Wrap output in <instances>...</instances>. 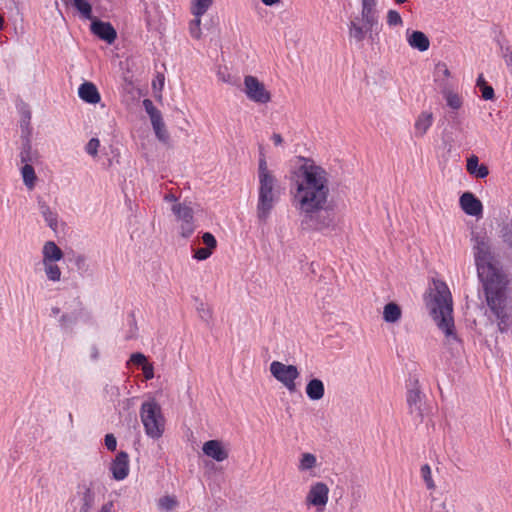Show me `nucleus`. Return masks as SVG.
<instances>
[{"instance_id": "obj_1", "label": "nucleus", "mask_w": 512, "mask_h": 512, "mask_svg": "<svg viewBox=\"0 0 512 512\" xmlns=\"http://www.w3.org/2000/svg\"><path fill=\"white\" fill-rule=\"evenodd\" d=\"M298 165L290 169L292 204L301 216L303 230L334 229L335 210L328 201L329 173L309 157L297 156Z\"/></svg>"}, {"instance_id": "obj_2", "label": "nucleus", "mask_w": 512, "mask_h": 512, "mask_svg": "<svg viewBox=\"0 0 512 512\" xmlns=\"http://www.w3.org/2000/svg\"><path fill=\"white\" fill-rule=\"evenodd\" d=\"M475 264L483 284L486 302L497 319L498 331L506 333L512 326V308L506 293L504 275L493 264L490 239L486 232H472Z\"/></svg>"}, {"instance_id": "obj_3", "label": "nucleus", "mask_w": 512, "mask_h": 512, "mask_svg": "<svg viewBox=\"0 0 512 512\" xmlns=\"http://www.w3.org/2000/svg\"><path fill=\"white\" fill-rule=\"evenodd\" d=\"M430 312L438 328L442 330L448 339L460 341L455 333L454 319L452 316V296L444 282L435 285V294L432 299Z\"/></svg>"}, {"instance_id": "obj_4", "label": "nucleus", "mask_w": 512, "mask_h": 512, "mask_svg": "<svg viewBox=\"0 0 512 512\" xmlns=\"http://www.w3.org/2000/svg\"><path fill=\"white\" fill-rule=\"evenodd\" d=\"M280 186L275 176L259 180L257 218L261 223H266L272 210L280 200Z\"/></svg>"}, {"instance_id": "obj_5", "label": "nucleus", "mask_w": 512, "mask_h": 512, "mask_svg": "<svg viewBox=\"0 0 512 512\" xmlns=\"http://www.w3.org/2000/svg\"><path fill=\"white\" fill-rule=\"evenodd\" d=\"M140 417L145 433L152 439H159L165 429V419L161 406L155 401H146L141 405Z\"/></svg>"}, {"instance_id": "obj_6", "label": "nucleus", "mask_w": 512, "mask_h": 512, "mask_svg": "<svg viewBox=\"0 0 512 512\" xmlns=\"http://www.w3.org/2000/svg\"><path fill=\"white\" fill-rule=\"evenodd\" d=\"M272 376L281 382L289 392L296 391L295 380L299 377L298 368L295 365H285L280 361H273L270 364Z\"/></svg>"}, {"instance_id": "obj_7", "label": "nucleus", "mask_w": 512, "mask_h": 512, "mask_svg": "<svg viewBox=\"0 0 512 512\" xmlns=\"http://www.w3.org/2000/svg\"><path fill=\"white\" fill-rule=\"evenodd\" d=\"M244 92L247 98L258 104H266L271 101V93L263 82L257 77L247 75L244 77Z\"/></svg>"}, {"instance_id": "obj_8", "label": "nucleus", "mask_w": 512, "mask_h": 512, "mask_svg": "<svg viewBox=\"0 0 512 512\" xmlns=\"http://www.w3.org/2000/svg\"><path fill=\"white\" fill-rule=\"evenodd\" d=\"M90 30L100 40L108 44L114 43L117 32L110 22H105L92 16Z\"/></svg>"}, {"instance_id": "obj_9", "label": "nucleus", "mask_w": 512, "mask_h": 512, "mask_svg": "<svg viewBox=\"0 0 512 512\" xmlns=\"http://www.w3.org/2000/svg\"><path fill=\"white\" fill-rule=\"evenodd\" d=\"M329 488L324 482L311 485L306 496V503L315 507H324L328 502Z\"/></svg>"}, {"instance_id": "obj_10", "label": "nucleus", "mask_w": 512, "mask_h": 512, "mask_svg": "<svg viewBox=\"0 0 512 512\" xmlns=\"http://www.w3.org/2000/svg\"><path fill=\"white\" fill-rule=\"evenodd\" d=\"M424 395L422 394L419 386V381L414 380L413 386L407 391V404L410 413H416L421 419L423 418L422 402Z\"/></svg>"}, {"instance_id": "obj_11", "label": "nucleus", "mask_w": 512, "mask_h": 512, "mask_svg": "<svg viewBox=\"0 0 512 512\" xmlns=\"http://www.w3.org/2000/svg\"><path fill=\"white\" fill-rule=\"evenodd\" d=\"M461 209L469 216H481L483 205L481 201L471 192H465L459 199Z\"/></svg>"}, {"instance_id": "obj_12", "label": "nucleus", "mask_w": 512, "mask_h": 512, "mask_svg": "<svg viewBox=\"0 0 512 512\" xmlns=\"http://www.w3.org/2000/svg\"><path fill=\"white\" fill-rule=\"evenodd\" d=\"M203 453L217 462H222L229 457V451L220 440H208L202 446Z\"/></svg>"}, {"instance_id": "obj_13", "label": "nucleus", "mask_w": 512, "mask_h": 512, "mask_svg": "<svg viewBox=\"0 0 512 512\" xmlns=\"http://www.w3.org/2000/svg\"><path fill=\"white\" fill-rule=\"evenodd\" d=\"M110 470L115 480H123L129 473V456L125 451H120L111 463Z\"/></svg>"}, {"instance_id": "obj_14", "label": "nucleus", "mask_w": 512, "mask_h": 512, "mask_svg": "<svg viewBox=\"0 0 512 512\" xmlns=\"http://www.w3.org/2000/svg\"><path fill=\"white\" fill-rule=\"evenodd\" d=\"M93 483L89 484L83 482L77 486V494L81 498L80 512H90L95 502V493L93 491Z\"/></svg>"}, {"instance_id": "obj_15", "label": "nucleus", "mask_w": 512, "mask_h": 512, "mask_svg": "<svg viewBox=\"0 0 512 512\" xmlns=\"http://www.w3.org/2000/svg\"><path fill=\"white\" fill-rule=\"evenodd\" d=\"M79 97L89 104H96L100 101L101 97L97 87L92 82H84L78 89Z\"/></svg>"}, {"instance_id": "obj_16", "label": "nucleus", "mask_w": 512, "mask_h": 512, "mask_svg": "<svg viewBox=\"0 0 512 512\" xmlns=\"http://www.w3.org/2000/svg\"><path fill=\"white\" fill-rule=\"evenodd\" d=\"M433 120L434 117L432 112L422 111L418 115L414 124L415 136L418 138L423 137L432 126Z\"/></svg>"}, {"instance_id": "obj_17", "label": "nucleus", "mask_w": 512, "mask_h": 512, "mask_svg": "<svg viewBox=\"0 0 512 512\" xmlns=\"http://www.w3.org/2000/svg\"><path fill=\"white\" fill-rule=\"evenodd\" d=\"M466 170L470 175L480 179L489 175L487 165L479 164V158L474 154L467 158Z\"/></svg>"}, {"instance_id": "obj_18", "label": "nucleus", "mask_w": 512, "mask_h": 512, "mask_svg": "<svg viewBox=\"0 0 512 512\" xmlns=\"http://www.w3.org/2000/svg\"><path fill=\"white\" fill-rule=\"evenodd\" d=\"M361 16L364 27L366 28V31L370 32V38H372V32L379 22L376 7H362Z\"/></svg>"}, {"instance_id": "obj_19", "label": "nucleus", "mask_w": 512, "mask_h": 512, "mask_svg": "<svg viewBox=\"0 0 512 512\" xmlns=\"http://www.w3.org/2000/svg\"><path fill=\"white\" fill-rule=\"evenodd\" d=\"M305 392L310 400L318 401L322 399L325 394L324 383L318 378H313L307 383Z\"/></svg>"}, {"instance_id": "obj_20", "label": "nucleus", "mask_w": 512, "mask_h": 512, "mask_svg": "<svg viewBox=\"0 0 512 512\" xmlns=\"http://www.w3.org/2000/svg\"><path fill=\"white\" fill-rule=\"evenodd\" d=\"M407 41L412 48L417 49L420 52H424L429 49L430 41L422 31H413L408 35Z\"/></svg>"}, {"instance_id": "obj_21", "label": "nucleus", "mask_w": 512, "mask_h": 512, "mask_svg": "<svg viewBox=\"0 0 512 512\" xmlns=\"http://www.w3.org/2000/svg\"><path fill=\"white\" fill-rule=\"evenodd\" d=\"M498 237L504 247L512 253V218L499 224Z\"/></svg>"}, {"instance_id": "obj_22", "label": "nucleus", "mask_w": 512, "mask_h": 512, "mask_svg": "<svg viewBox=\"0 0 512 512\" xmlns=\"http://www.w3.org/2000/svg\"><path fill=\"white\" fill-rule=\"evenodd\" d=\"M20 158L22 163H33L38 159V152L32 149L31 137H21Z\"/></svg>"}, {"instance_id": "obj_23", "label": "nucleus", "mask_w": 512, "mask_h": 512, "mask_svg": "<svg viewBox=\"0 0 512 512\" xmlns=\"http://www.w3.org/2000/svg\"><path fill=\"white\" fill-rule=\"evenodd\" d=\"M64 256L63 251L53 242L48 241L43 247V263L57 262Z\"/></svg>"}, {"instance_id": "obj_24", "label": "nucleus", "mask_w": 512, "mask_h": 512, "mask_svg": "<svg viewBox=\"0 0 512 512\" xmlns=\"http://www.w3.org/2000/svg\"><path fill=\"white\" fill-rule=\"evenodd\" d=\"M402 309L395 302L387 303L383 308V320L387 323H396L401 319Z\"/></svg>"}, {"instance_id": "obj_25", "label": "nucleus", "mask_w": 512, "mask_h": 512, "mask_svg": "<svg viewBox=\"0 0 512 512\" xmlns=\"http://www.w3.org/2000/svg\"><path fill=\"white\" fill-rule=\"evenodd\" d=\"M38 206L40 213L44 217L45 221L47 222L48 226L53 230L56 231L58 227V215L57 213L53 212L50 207L47 205V203L41 199L38 200Z\"/></svg>"}, {"instance_id": "obj_26", "label": "nucleus", "mask_w": 512, "mask_h": 512, "mask_svg": "<svg viewBox=\"0 0 512 512\" xmlns=\"http://www.w3.org/2000/svg\"><path fill=\"white\" fill-rule=\"evenodd\" d=\"M348 28H349V37L354 39L356 41V43H361L365 39L366 34L367 33L370 34L369 31H366L364 24L363 25L359 24L358 17L355 18L354 20L350 21Z\"/></svg>"}, {"instance_id": "obj_27", "label": "nucleus", "mask_w": 512, "mask_h": 512, "mask_svg": "<svg viewBox=\"0 0 512 512\" xmlns=\"http://www.w3.org/2000/svg\"><path fill=\"white\" fill-rule=\"evenodd\" d=\"M71 4L84 19H92V5L89 0H63Z\"/></svg>"}, {"instance_id": "obj_28", "label": "nucleus", "mask_w": 512, "mask_h": 512, "mask_svg": "<svg viewBox=\"0 0 512 512\" xmlns=\"http://www.w3.org/2000/svg\"><path fill=\"white\" fill-rule=\"evenodd\" d=\"M442 85V94L447 102V105L454 110L460 109L463 104L462 98L459 96V94L451 91L446 84Z\"/></svg>"}, {"instance_id": "obj_29", "label": "nucleus", "mask_w": 512, "mask_h": 512, "mask_svg": "<svg viewBox=\"0 0 512 512\" xmlns=\"http://www.w3.org/2000/svg\"><path fill=\"white\" fill-rule=\"evenodd\" d=\"M172 211L176 217L181 221L194 220L193 209L185 204H175L172 206Z\"/></svg>"}, {"instance_id": "obj_30", "label": "nucleus", "mask_w": 512, "mask_h": 512, "mask_svg": "<svg viewBox=\"0 0 512 512\" xmlns=\"http://www.w3.org/2000/svg\"><path fill=\"white\" fill-rule=\"evenodd\" d=\"M80 317V312L73 311L71 313H64L61 315L59 319V324L61 329L68 331L72 330V327L78 322Z\"/></svg>"}, {"instance_id": "obj_31", "label": "nucleus", "mask_w": 512, "mask_h": 512, "mask_svg": "<svg viewBox=\"0 0 512 512\" xmlns=\"http://www.w3.org/2000/svg\"><path fill=\"white\" fill-rule=\"evenodd\" d=\"M476 86L479 88L481 92V97L484 100H493L495 98L494 89L491 85H489L483 77V74H480L476 81Z\"/></svg>"}, {"instance_id": "obj_32", "label": "nucleus", "mask_w": 512, "mask_h": 512, "mask_svg": "<svg viewBox=\"0 0 512 512\" xmlns=\"http://www.w3.org/2000/svg\"><path fill=\"white\" fill-rule=\"evenodd\" d=\"M21 174L23 177L24 184L32 189L35 186V181L37 179L35 170L31 163H24V166L21 168Z\"/></svg>"}, {"instance_id": "obj_33", "label": "nucleus", "mask_w": 512, "mask_h": 512, "mask_svg": "<svg viewBox=\"0 0 512 512\" xmlns=\"http://www.w3.org/2000/svg\"><path fill=\"white\" fill-rule=\"evenodd\" d=\"M316 465H317L316 456L312 453L307 452V453H303L301 455L298 469L300 471H307V470H311V469L315 468Z\"/></svg>"}, {"instance_id": "obj_34", "label": "nucleus", "mask_w": 512, "mask_h": 512, "mask_svg": "<svg viewBox=\"0 0 512 512\" xmlns=\"http://www.w3.org/2000/svg\"><path fill=\"white\" fill-rule=\"evenodd\" d=\"M21 121H20V128H21V137L27 136L31 137L32 135V128L30 126L31 121V111L29 109H24L21 111Z\"/></svg>"}, {"instance_id": "obj_35", "label": "nucleus", "mask_w": 512, "mask_h": 512, "mask_svg": "<svg viewBox=\"0 0 512 512\" xmlns=\"http://www.w3.org/2000/svg\"><path fill=\"white\" fill-rule=\"evenodd\" d=\"M213 0H194L191 12L195 17H201L211 7Z\"/></svg>"}, {"instance_id": "obj_36", "label": "nucleus", "mask_w": 512, "mask_h": 512, "mask_svg": "<svg viewBox=\"0 0 512 512\" xmlns=\"http://www.w3.org/2000/svg\"><path fill=\"white\" fill-rule=\"evenodd\" d=\"M43 265L45 274L50 281L57 282L61 279L60 267L55 262H46Z\"/></svg>"}, {"instance_id": "obj_37", "label": "nucleus", "mask_w": 512, "mask_h": 512, "mask_svg": "<svg viewBox=\"0 0 512 512\" xmlns=\"http://www.w3.org/2000/svg\"><path fill=\"white\" fill-rule=\"evenodd\" d=\"M275 176L272 171L268 169L265 155L260 152L259 164H258V179L270 178Z\"/></svg>"}, {"instance_id": "obj_38", "label": "nucleus", "mask_w": 512, "mask_h": 512, "mask_svg": "<svg viewBox=\"0 0 512 512\" xmlns=\"http://www.w3.org/2000/svg\"><path fill=\"white\" fill-rule=\"evenodd\" d=\"M434 77L435 81H440L441 78H449L450 77V70L448 69L447 65L444 62H439L435 66L434 70Z\"/></svg>"}, {"instance_id": "obj_39", "label": "nucleus", "mask_w": 512, "mask_h": 512, "mask_svg": "<svg viewBox=\"0 0 512 512\" xmlns=\"http://www.w3.org/2000/svg\"><path fill=\"white\" fill-rule=\"evenodd\" d=\"M421 475L426 484L427 489L431 490L435 488L434 481L431 476V468L428 464H424L421 467Z\"/></svg>"}, {"instance_id": "obj_40", "label": "nucleus", "mask_w": 512, "mask_h": 512, "mask_svg": "<svg viewBox=\"0 0 512 512\" xmlns=\"http://www.w3.org/2000/svg\"><path fill=\"white\" fill-rule=\"evenodd\" d=\"M196 310L203 321H205L206 323L210 322V320L212 319V309L209 306H207L203 302H200Z\"/></svg>"}, {"instance_id": "obj_41", "label": "nucleus", "mask_w": 512, "mask_h": 512, "mask_svg": "<svg viewBox=\"0 0 512 512\" xmlns=\"http://www.w3.org/2000/svg\"><path fill=\"white\" fill-rule=\"evenodd\" d=\"M202 242L209 250L214 251L217 247V240L210 232H205L201 236Z\"/></svg>"}, {"instance_id": "obj_42", "label": "nucleus", "mask_w": 512, "mask_h": 512, "mask_svg": "<svg viewBox=\"0 0 512 512\" xmlns=\"http://www.w3.org/2000/svg\"><path fill=\"white\" fill-rule=\"evenodd\" d=\"M194 231V220L182 221L180 234L183 238H189L194 233Z\"/></svg>"}, {"instance_id": "obj_43", "label": "nucleus", "mask_w": 512, "mask_h": 512, "mask_svg": "<svg viewBox=\"0 0 512 512\" xmlns=\"http://www.w3.org/2000/svg\"><path fill=\"white\" fill-rule=\"evenodd\" d=\"M387 23L389 26H400L402 25V17L396 10H389L387 13Z\"/></svg>"}, {"instance_id": "obj_44", "label": "nucleus", "mask_w": 512, "mask_h": 512, "mask_svg": "<svg viewBox=\"0 0 512 512\" xmlns=\"http://www.w3.org/2000/svg\"><path fill=\"white\" fill-rule=\"evenodd\" d=\"M213 254L212 250H209L207 247L197 248L193 251V258L198 261H204L208 259Z\"/></svg>"}, {"instance_id": "obj_45", "label": "nucleus", "mask_w": 512, "mask_h": 512, "mask_svg": "<svg viewBox=\"0 0 512 512\" xmlns=\"http://www.w3.org/2000/svg\"><path fill=\"white\" fill-rule=\"evenodd\" d=\"M153 129L155 131L156 137L163 143L168 142L169 140V133L165 128V123H162L158 126H153Z\"/></svg>"}, {"instance_id": "obj_46", "label": "nucleus", "mask_w": 512, "mask_h": 512, "mask_svg": "<svg viewBox=\"0 0 512 512\" xmlns=\"http://www.w3.org/2000/svg\"><path fill=\"white\" fill-rule=\"evenodd\" d=\"M200 24H201L200 17H195V19H193L190 23L191 36L196 39H199L201 36Z\"/></svg>"}, {"instance_id": "obj_47", "label": "nucleus", "mask_w": 512, "mask_h": 512, "mask_svg": "<svg viewBox=\"0 0 512 512\" xmlns=\"http://www.w3.org/2000/svg\"><path fill=\"white\" fill-rule=\"evenodd\" d=\"M177 505L175 498L170 496H164L159 500V506L165 510H171Z\"/></svg>"}, {"instance_id": "obj_48", "label": "nucleus", "mask_w": 512, "mask_h": 512, "mask_svg": "<svg viewBox=\"0 0 512 512\" xmlns=\"http://www.w3.org/2000/svg\"><path fill=\"white\" fill-rule=\"evenodd\" d=\"M100 146V142H99V139L97 138H91L85 149H86V152L89 154V155H92V156H96L97 153H98V148Z\"/></svg>"}, {"instance_id": "obj_49", "label": "nucleus", "mask_w": 512, "mask_h": 512, "mask_svg": "<svg viewBox=\"0 0 512 512\" xmlns=\"http://www.w3.org/2000/svg\"><path fill=\"white\" fill-rule=\"evenodd\" d=\"M454 139L451 134L443 133L442 135V145L446 150L447 154H450L453 149Z\"/></svg>"}, {"instance_id": "obj_50", "label": "nucleus", "mask_w": 512, "mask_h": 512, "mask_svg": "<svg viewBox=\"0 0 512 512\" xmlns=\"http://www.w3.org/2000/svg\"><path fill=\"white\" fill-rule=\"evenodd\" d=\"M130 361L137 366H144L147 363V358L140 352L133 353L130 357Z\"/></svg>"}, {"instance_id": "obj_51", "label": "nucleus", "mask_w": 512, "mask_h": 512, "mask_svg": "<svg viewBox=\"0 0 512 512\" xmlns=\"http://www.w3.org/2000/svg\"><path fill=\"white\" fill-rule=\"evenodd\" d=\"M105 446L109 451H115L117 447V440L116 437L109 433L105 435L104 438Z\"/></svg>"}, {"instance_id": "obj_52", "label": "nucleus", "mask_w": 512, "mask_h": 512, "mask_svg": "<svg viewBox=\"0 0 512 512\" xmlns=\"http://www.w3.org/2000/svg\"><path fill=\"white\" fill-rule=\"evenodd\" d=\"M152 126H159L164 123L161 112L157 109L153 113L149 114Z\"/></svg>"}, {"instance_id": "obj_53", "label": "nucleus", "mask_w": 512, "mask_h": 512, "mask_svg": "<svg viewBox=\"0 0 512 512\" xmlns=\"http://www.w3.org/2000/svg\"><path fill=\"white\" fill-rule=\"evenodd\" d=\"M152 126H159L164 123L161 112L157 109L153 113L149 114Z\"/></svg>"}, {"instance_id": "obj_54", "label": "nucleus", "mask_w": 512, "mask_h": 512, "mask_svg": "<svg viewBox=\"0 0 512 512\" xmlns=\"http://www.w3.org/2000/svg\"><path fill=\"white\" fill-rule=\"evenodd\" d=\"M142 371H143V375H144V378L146 380H151L152 378H154V367L151 363H146L143 367H142Z\"/></svg>"}, {"instance_id": "obj_55", "label": "nucleus", "mask_w": 512, "mask_h": 512, "mask_svg": "<svg viewBox=\"0 0 512 512\" xmlns=\"http://www.w3.org/2000/svg\"><path fill=\"white\" fill-rule=\"evenodd\" d=\"M106 394L107 396L110 398V399H117L119 397V388L116 387V386H107L106 389Z\"/></svg>"}, {"instance_id": "obj_56", "label": "nucleus", "mask_w": 512, "mask_h": 512, "mask_svg": "<svg viewBox=\"0 0 512 512\" xmlns=\"http://www.w3.org/2000/svg\"><path fill=\"white\" fill-rule=\"evenodd\" d=\"M143 106L148 115L150 113H153L155 110H157V108L154 106L152 100H150V99H144Z\"/></svg>"}, {"instance_id": "obj_57", "label": "nucleus", "mask_w": 512, "mask_h": 512, "mask_svg": "<svg viewBox=\"0 0 512 512\" xmlns=\"http://www.w3.org/2000/svg\"><path fill=\"white\" fill-rule=\"evenodd\" d=\"M274 145L279 146L283 143V138L279 133H273L271 137Z\"/></svg>"}, {"instance_id": "obj_58", "label": "nucleus", "mask_w": 512, "mask_h": 512, "mask_svg": "<svg viewBox=\"0 0 512 512\" xmlns=\"http://www.w3.org/2000/svg\"><path fill=\"white\" fill-rule=\"evenodd\" d=\"M114 504L113 501H108L107 503L103 504L99 512H111Z\"/></svg>"}, {"instance_id": "obj_59", "label": "nucleus", "mask_w": 512, "mask_h": 512, "mask_svg": "<svg viewBox=\"0 0 512 512\" xmlns=\"http://www.w3.org/2000/svg\"><path fill=\"white\" fill-rule=\"evenodd\" d=\"M98 358H99V350H98L97 346L93 345L91 347V359L95 361Z\"/></svg>"}, {"instance_id": "obj_60", "label": "nucleus", "mask_w": 512, "mask_h": 512, "mask_svg": "<svg viewBox=\"0 0 512 512\" xmlns=\"http://www.w3.org/2000/svg\"><path fill=\"white\" fill-rule=\"evenodd\" d=\"M362 7H376V0H361Z\"/></svg>"}, {"instance_id": "obj_61", "label": "nucleus", "mask_w": 512, "mask_h": 512, "mask_svg": "<svg viewBox=\"0 0 512 512\" xmlns=\"http://www.w3.org/2000/svg\"><path fill=\"white\" fill-rule=\"evenodd\" d=\"M85 264V257L84 256H78L77 259H76V265L78 268H81L82 265Z\"/></svg>"}, {"instance_id": "obj_62", "label": "nucleus", "mask_w": 512, "mask_h": 512, "mask_svg": "<svg viewBox=\"0 0 512 512\" xmlns=\"http://www.w3.org/2000/svg\"><path fill=\"white\" fill-rule=\"evenodd\" d=\"M266 6H273L280 2V0H261Z\"/></svg>"}, {"instance_id": "obj_63", "label": "nucleus", "mask_w": 512, "mask_h": 512, "mask_svg": "<svg viewBox=\"0 0 512 512\" xmlns=\"http://www.w3.org/2000/svg\"><path fill=\"white\" fill-rule=\"evenodd\" d=\"M60 308L59 307H52L51 309V312L53 315H58L60 313Z\"/></svg>"}, {"instance_id": "obj_64", "label": "nucleus", "mask_w": 512, "mask_h": 512, "mask_svg": "<svg viewBox=\"0 0 512 512\" xmlns=\"http://www.w3.org/2000/svg\"><path fill=\"white\" fill-rule=\"evenodd\" d=\"M165 199H167V200H171V201H172V200H176V198H175V196H174L173 194L167 195V196L165 197Z\"/></svg>"}]
</instances>
